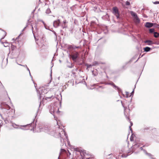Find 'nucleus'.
Returning a JSON list of instances; mask_svg holds the SVG:
<instances>
[{"label": "nucleus", "instance_id": "49", "mask_svg": "<svg viewBox=\"0 0 159 159\" xmlns=\"http://www.w3.org/2000/svg\"><path fill=\"white\" fill-rule=\"evenodd\" d=\"M34 28H35L36 29H37V26H34Z\"/></svg>", "mask_w": 159, "mask_h": 159}, {"label": "nucleus", "instance_id": "52", "mask_svg": "<svg viewBox=\"0 0 159 159\" xmlns=\"http://www.w3.org/2000/svg\"><path fill=\"white\" fill-rule=\"evenodd\" d=\"M50 76H51V78H52V70H51V74Z\"/></svg>", "mask_w": 159, "mask_h": 159}, {"label": "nucleus", "instance_id": "12", "mask_svg": "<svg viewBox=\"0 0 159 159\" xmlns=\"http://www.w3.org/2000/svg\"><path fill=\"white\" fill-rule=\"evenodd\" d=\"M134 20L135 22L136 23H139L140 22V20L137 16L134 18Z\"/></svg>", "mask_w": 159, "mask_h": 159}, {"label": "nucleus", "instance_id": "58", "mask_svg": "<svg viewBox=\"0 0 159 159\" xmlns=\"http://www.w3.org/2000/svg\"><path fill=\"white\" fill-rule=\"evenodd\" d=\"M151 158H152V159H154V158H152V157H151Z\"/></svg>", "mask_w": 159, "mask_h": 159}, {"label": "nucleus", "instance_id": "7", "mask_svg": "<svg viewBox=\"0 0 159 159\" xmlns=\"http://www.w3.org/2000/svg\"><path fill=\"white\" fill-rule=\"evenodd\" d=\"M60 20L59 19L55 20L53 22V25L54 27L57 28L58 27L59 25Z\"/></svg>", "mask_w": 159, "mask_h": 159}, {"label": "nucleus", "instance_id": "11", "mask_svg": "<svg viewBox=\"0 0 159 159\" xmlns=\"http://www.w3.org/2000/svg\"><path fill=\"white\" fill-rule=\"evenodd\" d=\"M145 43H147V44L149 45L152 44V42L150 40H146L144 41Z\"/></svg>", "mask_w": 159, "mask_h": 159}, {"label": "nucleus", "instance_id": "27", "mask_svg": "<svg viewBox=\"0 0 159 159\" xmlns=\"http://www.w3.org/2000/svg\"><path fill=\"white\" fill-rule=\"evenodd\" d=\"M67 66L69 68H71L73 67V65L72 63H71L70 65H68Z\"/></svg>", "mask_w": 159, "mask_h": 159}, {"label": "nucleus", "instance_id": "10", "mask_svg": "<svg viewBox=\"0 0 159 159\" xmlns=\"http://www.w3.org/2000/svg\"><path fill=\"white\" fill-rule=\"evenodd\" d=\"M121 151H122V153H123L121 155V157H127L128 155V154H127V152H125V151L124 150L122 149L121 150ZM121 153H122V152H121Z\"/></svg>", "mask_w": 159, "mask_h": 159}, {"label": "nucleus", "instance_id": "3", "mask_svg": "<svg viewBox=\"0 0 159 159\" xmlns=\"http://www.w3.org/2000/svg\"><path fill=\"white\" fill-rule=\"evenodd\" d=\"M61 102H56L54 104L51 105L49 107V112L53 115L54 113L58 114L59 112V107L61 106ZM55 118V116H54Z\"/></svg>", "mask_w": 159, "mask_h": 159}, {"label": "nucleus", "instance_id": "55", "mask_svg": "<svg viewBox=\"0 0 159 159\" xmlns=\"http://www.w3.org/2000/svg\"><path fill=\"white\" fill-rule=\"evenodd\" d=\"M134 90H133V91L131 93H134Z\"/></svg>", "mask_w": 159, "mask_h": 159}, {"label": "nucleus", "instance_id": "29", "mask_svg": "<svg viewBox=\"0 0 159 159\" xmlns=\"http://www.w3.org/2000/svg\"><path fill=\"white\" fill-rule=\"evenodd\" d=\"M126 4L127 6H129L130 5V3L128 1H127L126 2Z\"/></svg>", "mask_w": 159, "mask_h": 159}, {"label": "nucleus", "instance_id": "54", "mask_svg": "<svg viewBox=\"0 0 159 159\" xmlns=\"http://www.w3.org/2000/svg\"><path fill=\"white\" fill-rule=\"evenodd\" d=\"M45 28L46 29H47V27H46V25L45 26Z\"/></svg>", "mask_w": 159, "mask_h": 159}, {"label": "nucleus", "instance_id": "14", "mask_svg": "<svg viewBox=\"0 0 159 159\" xmlns=\"http://www.w3.org/2000/svg\"><path fill=\"white\" fill-rule=\"evenodd\" d=\"M144 51L146 52L149 51L151 49V48L149 47H146L143 48Z\"/></svg>", "mask_w": 159, "mask_h": 159}, {"label": "nucleus", "instance_id": "45", "mask_svg": "<svg viewBox=\"0 0 159 159\" xmlns=\"http://www.w3.org/2000/svg\"><path fill=\"white\" fill-rule=\"evenodd\" d=\"M26 27H25L22 30V32H23V31H24Z\"/></svg>", "mask_w": 159, "mask_h": 159}, {"label": "nucleus", "instance_id": "42", "mask_svg": "<svg viewBox=\"0 0 159 159\" xmlns=\"http://www.w3.org/2000/svg\"><path fill=\"white\" fill-rule=\"evenodd\" d=\"M61 151L62 152H63V151H65V150L64 149H61Z\"/></svg>", "mask_w": 159, "mask_h": 159}, {"label": "nucleus", "instance_id": "9", "mask_svg": "<svg viewBox=\"0 0 159 159\" xmlns=\"http://www.w3.org/2000/svg\"><path fill=\"white\" fill-rule=\"evenodd\" d=\"M154 24L156 25L155 23H151L150 22H146L145 25V26L147 28H150L152 27Z\"/></svg>", "mask_w": 159, "mask_h": 159}, {"label": "nucleus", "instance_id": "6", "mask_svg": "<svg viewBox=\"0 0 159 159\" xmlns=\"http://www.w3.org/2000/svg\"><path fill=\"white\" fill-rule=\"evenodd\" d=\"M121 103L122 104V106L124 108V114L126 118L128 120H129V115L128 114H126V110L127 109V106H125L124 104L123 103V102L122 101H121Z\"/></svg>", "mask_w": 159, "mask_h": 159}, {"label": "nucleus", "instance_id": "35", "mask_svg": "<svg viewBox=\"0 0 159 159\" xmlns=\"http://www.w3.org/2000/svg\"><path fill=\"white\" fill-rule=\"evenodd\" d=\"M87 66L88 68H90L91 66H92V65H91V64H90V65H87Z\"/></svg>", "mask_w": 159, "mask_h": 159}, {"label": "nucleus", "instance_id": "59", "mask_svg": "<svg viewBox=\"0 0 159 159\" xmlns=\"http://www.w3.org/2000/svg\"><path fill=\"white\" fill-rule=\"evenodd\" d=\"M4 47H7V46H5V45H4Z\"/></svg>", "mask_w": 159, "mask_h": 159}, {"label": "nucleus", "instance_id": "40", "mask_svg": "<svg viewBox=\"0 0 159 159\" xmlns=\"http://www.w3.org/2000/svg\"><path fill=\"white\" fill-rule=\"evenodd\" d=\"M32 29L33 34H34V31H33V27L32 26Z\"/></svg>", "mask_w": 159, "mask_h": 159}, {"label": "nucleus", "instance_id": "36", "mask_svg": "<svg viewBox=\"0 0 159 159\" xmlns=\"http://www.w3.org/2000/svg\"><path fill=\"white\" fill-rule=\"evenodd\" d=\"M19 65H20V66H22L24 67H25L26 68H27V66L26 65H21V64H18Z\"/></svg>", "mask_w": 159, "mask_h": 159}, {"label": "nucleus", "instance_id": "1", "mask_svg": "<svg viewBox=\"0 0 159 159\" xmlns=\"http://www.w3.org/2000/svg\"><path fill=\"white\" fill-rule=\"evenodd\" d=\"M57 122V121L56 120ZM58 129L56 132L51 130L50 127L48 126L42 127L41 126H39L38 127H33V130L37 132H44L48 134L52 135L57 138H60L61 142H64V139L66 138L68 140V137L67 134L65 131L62 128H61L59 125L58 124V122H57Z\"/></svg>", "mask_w": 159, "mask_h": 159}, {"label": "nucleus", "instance_id": "32", "mask_svg": "<svg viewBox=\"0 0 159 159\" xmlns=\"http://www.w3.org/2000/svg\"><path fill=\"white\" fill-rule=\"evenodd\" d=\"M68 48H73V46H71V45H69L68 46Z\"/></svg>", "mask_w": 159, "mask_h": 159}, {"label": "nucleus", "instance_id": "19", "mask_svg": "<svg viewBox=\"0 0 159 159\" xmlns=\"http://www.w3.org/2000/svg\"><path fill=\"white\" fill-rule=\"evenodd\" d=\"M4 89V87L2 83L0 81V91L3 90Z\"/></svg>", "mask_w": 159, "mask_h": 159}, {"label": "nucleus", "instance_id": "38", "mask_svg": "<svg viewBox=\"0 0 159 159\" xmlns=\"http://www.w3.org/2000/svg\"><path fill=\"white\" fill-rule=\"evenodd\" d=\"M66 88V85H64L63 87V89H65Z\"/></svg>", "mask_w": 159, "mask_h": 159}, {"label": "nucleus", "instance_id": "13", "mask_svg": "<svg viewBox=\"0 0 159 159\" xmlns=\"http://www.w3.org/2000/svg\"><path fill=\"white\" fill-rule=\"evenodd\" d=\"M134 20L135 22L136 23H139L140 22V20L137 16L134 18Z\"/></svg>", "mask_w": 159, "mask_h": 159}, {"label": "nucleus", "instance_id": "25", "mask_svg": "<svg viewBox=\"0 0 159 159\" xmlns=\"http://www.w3.org/2000/svg\"><path fill=\"white\" fill-rule=\"evenodd\" d=\"M130 97L129 94V92H126V97L128 98Z\"/></svg>", "mask_w": 159, "mask_h": 159}, {"label": "nucleus", "instance_id": "8", "mask_svg": "<svg viewBox=\"0 0 159 159\" xmlns=\"http://www.w3.org/2000/svg\"><path fill=\"white\" fill-rule=\"evenodd\" d=\"M78 53L77 52H76L74 54L71 55L70 56V57L72 60L74 61H75L76 59L78 57Z\"/></svg>", "mask_w": 159, "mask_h": 159}, {"label": "nucleus", "instance_id": "61", "mask_svg": "<svg viewBox=\"0 0 159 159\" xmlns=\"http://www.w3.org/2000/svg\"><path fill=\"white\" fill-rule=\"evenodd\" d=\"M65 144L66 145V143H65Z\"/></svg>", "mask_w": 159, "mask_h": 159}, {"label": "nucleus", "instance_id": "57", "mask_svg": "<svg viewBox=\"0 0 159 159\" xmlns=\"http://www.w3.org/2000/svg\"><path fill=\"white\" fill-rule=\"evenodd\" d=\"M34 37L35 39H36L35 37V36H34Z\"/></svg>", "mask_w": 159, "mask_h": 159}, {"label": "nucleus", "instance_id": "39", "mask_svg": "<svg viewBox=\"0 0 159 159\" xmlns=\"http://www.w3.org/2000/svg\"><path fill=\"white\" fill-rule=\"evenodd\" d=\"M112 84H114V83H107V84H110V85H111L112 86Z\"/></svg>", "mask_w": 159, "mask_h": 159}, {"label": "nucleus", "instance_id": "41", "mask_svg": "<svg viewBox=\"0 0 159 159\" xmlns=\"http://www.w3.org/2000/svg\"><path fill=\"white\" fill-rule=\"evenodd\" d=\"M156 27L157 28H159V25H156Z\"/></svg>", "mask_w": 159, "mask_h": 159}, {"label": "nucleus", "instance_id": "48", "mask_svg": "<svg viewBox=\"0 0 159 159\" xmlns=\"http://www.w3.org/2000/svg\"><path fill=\"white\" fill-rule=\"evenodd\" d=\"M43 24L44 25V27H45V26L46 25V24L44 23V24Z\"/></svg>", "mask_w": 159, "mask_h": 159}, {"label": "nucleus", "instance_id": "47", "mask_svg": "<svg viewBox=\"0 0 159 159\" xmlns=\"http://www.w3.org/2000/svg\"><path fill=\"white\" fill-rule=\"evenodd\" d=\"M140 149H141V150H142L143 149V148L142 147H141L140 148Z\"/></svg>", "mask_w": 159, "mask_h": 159}, {"label": "nucleus", "instance_id": "31", "mask_svg": "<svg viewBox=\"0 0 159 159\" xmlns=\"http://www.w3.org/2000/svg\"><path fill=\"white\" fill-rule=\"evenodd\" d=\"M26 68L27 69V70L29 71V73H30V76L32 78V76L30 74V70L27 67V68Z\"/></svg>", "mask_w": 159, "mask_h": 159}, {"label": "nucleus", "instance_id": "33", "mask_svg": "<svg viewBox=\"0 0 159 159\" xmlns=\"http://www.w3.org/2000/svg\"><path fill=\"white\" fill-rule=\"evenodd\" d=\"M80 48V47H79V46H73V49H75V48Z\"/></svg>", "mask_w": 159, "mask_h": 159}, {"label": "nucleus", "instance_id": "53", "mask_svg": "<svg viewBox=\"0 0 159 159\" xmlns=\"http://www.w3.org/2000/svg\"><path fill=\"white\" fill-rule=\"evenodd\" d=\"M111 159H117L116 158L114 157V158H111Z\"/></svg>", "mask_w": 159, "mask_h": 159}, {"label": "nucleus", "instance_id": "16", "mask_svg": "<svg viewBox=\"0 0 159 159\" xmlns=\"http://www.w3.org/2000/svg\"><path fill=\"white\" fill-rule=\"evenodd\" d=\"M112 86L114 88L116 89H117L118 91H121V89L117 86H116L114 84H112Z\"/></svg>", "mask_w": 159, "mask_h": 159}, {"label": "nucleus", "instance_id": "51", "mask_svg": "<svg viewBox=\"0 0 159 159\" xmlns=\"http://www.w3.org/2000/svg\"><path fill=\"white\" fill-rule=\"evenodd\" d=\"M41 22L43 23V24H44L45 23L43 20H41Z\"/></svg>", "mask_w": 159, "mask_h": 159}, {"label": "nucleus", "instance_id": "21", "mask_svg": "<svg viewBox=\"0 0 159 159\" xmlns=\"http://www.w3.org/2000/svg\"><path fill=\"white\" fill-rule=\"evenodd\" d=\"M154 36L155 38H157L159 36V34L157 32H154Z\"/></svg>", "mask_w": 159, "mask_h": 159}, {"label": "nucleus", "instance_id": "34", "mask_svg": "<svg viewBox=\"0 0 159 159\" xmlns=\"http://www.w3.org/2000/svg\"><path fill=\"white\" fill-rule=\"evenodd\" d=\"M144 153H146V155H147L149 156H150L151 155V154H150L147 153V152L145 151L144 150Z\"/></svg>", "mask_w": 159, "mask_h": 159}, {"label": "nucleus", "instance_id": "23", "mask_svg": "<svg viewBox=\"0 0 159 159\" xmlns=\"http://www.w3.org/2000/svg\"><path fill=\"white\" fill-rule=\"evenodd\" d=\"M51 11L50 9L48 8L47 9L46 13L47 14H49L51 12Z\"/></svg>", "mask_w": 159, "mask_h": 159}, {"label": "nucleus", "instance_id": "37", "mask_svg": "<svg viewBox=\"0 0 159 159\" xmlns=\"http://www.w3.org/2000/svg\"><path fill=\"white\" fill-rule=\"evenodd\" d=\"M130 123H131V125L129 126V128H130V130H131V131H132V129L130 128V127L131 126H132L133 125V123L132 122H131Z\"/></svg>", "mask_w": 159, "mask_h": 159}, {"label": "nucleus", "instance_id": "28", "mask_svg": "<svg viewBox=\"0 0 159 159\" xmlns=\"http://www.w3.org/2000/svg\"><path fill=\"white\" fill-rule=\"evenodd\" d=\"M134 135H133V134L131 136L130 138V140L131 141H133V137L134 136Z\"/></svg>", "mask_w": 159, "mask_h": 159}, {"label": "nucleus", "instance_id": "22", "mask_svg": "<svg viewBox=\"0 0 159 159\" xmlns=\"http://www.w3.org/2000/svg\"><path fill=\"white\" fill-rule=\"evenodd\" d=\"M100 64V63H98V62L94 61V62H93V63L92 64V66H95L96 65H98Z\"/></svg>", "mask_w": 159, "mask_h": 159}, {"label": "nucleus", "instance_id": "43", "mask_svg": "<svg viewBox=\"0 0 159 159\" xmlns=\"http://www.w3.org/2000/svg\"><path fill=\"white\" fill-rule=\"evenodd\" d=\"M63 23L64 24H65L66 23V20H64L63 21Z\"/></svg>", "mask_w": 159, "mask_h": 159}, {"label": "nucleus", "instance_id": "4", "mask_svg": "<svg viewBox=\"0 0 159 159\" xmlns=\"http://www.w3.org/2000/svg\"><path fill=\"white\" fill-rule=\"evenodd\" d=\"M34 125V123H31L27 125H20V127H19L18 129H20L22 130H25L29 129L28 127L30 126H33Z\"/></svg>", "mask_w": 159, "mask_h": 159}, {"label": "nucleus", "instance_id": "5", "mask_svg": "<svg viewBox=\"0 0 159 159\" xmlns=\"http://www.w3.org/2000/svg\"><path fill=\"white\" fill-rule=\"evenodd\" d=\"M113 14L116 16L117 19L119 18V15L118 12V10L117 7H114L113 8Z\"/></svg>", "mask_w": 159, "mask_h": 159}, {"label": "nucleus", "instance_id": "26", "mask_svg": "<svg viewBox=\"0 0 159 159\" xmlns=\"http://www.w3.org/2000/svg\"><path fill=\"white\" fill-rule=\"evenodd\" d=\"M3 34L4 35V36L3 37H2L1 39V40L2 39H3L5 37V36L6 35V32L5 31H3Z\"/></svg>", "mask_w": 159, "mask_h": 159}, {"label": "nucleus", "instance_id": "20", "mask_svg": "<svg viewBox=\"0 0 159 159\" xmlns=\"http://www.w3.org/2000/svg\"><path fill=\"white\" fill-rule=\"evenodd\" d=\"M54 97H55V96H54L52 95L51 97H46L45 99L46 100H48V99H52L54 98Z\"/></svg>", "mask_w": 159, "mask_h": 159}, {"label": "nucleus", "instance_id": "15", "mask_svg": "<svg viewBox=\"0 0 159 159\" xmlns=\"http://www.w3.org/2000/svg\"><path fill=\"white\" fill-rule=\"evenodd\" d=\"M130 13L131 15L134 17V18L137 16V14L135 12L133 11H131Z\"/></svg>", "mask_w": 159, "mask_h": 159}, {"label": "nucleus", "instance_id": "2", "mask_svg": "<svg viewBox=\"0 0 159 159\" xmlns=\"http://www.w3.org/2000/svg\"><path fill=\"white\" fill-rule=\"evenodd\" d=\"M71 148L72 151L78 152L79 153L80 155V159H94L93 157H90V155L87 153L84 150H81L78 148H75L74 146H72ZM76 159H79V158H76Z\"/></svg>", "mask_w": 159, "mask_h": 159}, {"label": "nucleus", "instance_id": "56", "mask_svg": "<svg viewBox=\"0 0 159 159\" xmlns=\"http://www.w3.org/2000/svg\"><path fill=\"white\" fill-rule=\"evenodd\" d=\"M41 20H39V21H41Z\"/></svg>", "mask_w": 159, "mask_h": 159}, {"label": "nucleus", "instance_id": "46", "mask_svg": "<svg viewBox=\"0 0 159 159\" xmlns=\"http://www.w3.org/2000/svg\"><path fill=\"white\" fill-rule=\"evenodd\" d=\"M96 84H94L93 85V86H96Z\"/></svg>", "mask_w": 159, "mask_h": 159}, {"label": "nucleus", "instance_id": "60", "mask_svg": "<svg viewBox=\"0 0 159 159\" xmlns=\"http://www.w3.org/2000/svg\"><path fill=\"white\" fill-rule=\"evenodd\" d=\"M41 104V103H40V104L39 105V106H40Z\"/></svg>", "mask_w": 159, "mask_h": 159}, {"label": "nucleus", "instance_id": "24", "mask_svg": "<svg viewBox=\"0 0 159 159\" xmlns=\"http://www.w3.org/2000/svg\"><path fill=\"white\" fill-rule=\"evenodd\" d=\"M149 32L150 33H153L154 31V29L153 28L150 29L149 30Z\"/></svg>", "mask_w": 159, "mask_h": 159}, {"label": "nucleus", "instance_id": "44", "mask_svg": "<svg viewBox=\"0 0 159 159\" xmlns=\"http://www.w3.org/2000/svg\"><path fill=\"white\" fill-rule=\"evenodd\" d=\"M23 33H21L19 35V36H18V37H17V38H16V39H17V38H18L21 35V34H22Z\"/></svg>", "mask_w": 159, "mask_h": 159}, {"label": "nucleus", "instance_id": "50", "mask_svg": "<svg viewBox=\"0 0 159 159\" xmlns=\"http://www.w3.org/2000/svg\"><path fill=\"white\" fill-rule=\"evenodd\" d=\"M99 88H102L103 89L104 88L103 87H102V86H100L99 87Z\"/></svg>", "mask_w": 159, "mask_h": 159}, {"label": "nucleus", "instance_id": "17", "mask_svg": "<svg viewBox=\"0 0 159 159\" xmlns=\"http://www.w3.org/2000/svg\"><path fill=\"white\" fill-rule=\"evenodd\" d=\"M11 125L14 128H16V129H18L19 128L18 127L19 126V125H17L14 123H12Z\"/></svg>", "mask_w": 159, "mask_h": 159}, {"label": "nucleus", "instance_id": "18", "mask_svg": "<svg viewBox=\"0 0 159 159\" xmlns=\"http://www.w3.org/2000/svg\"><path fill=\"white\" fill-rule=\"evenodd\" d=\"M139 147V145L138 143L135 144L133 146V148L134 149H136V148Z\"/></svg>", "mask_w": 159, "mask_h": 159}, {"label": "nucleus", "instance_id": "30", "mask_svg": "<svg viewBox=\"0 0 159 159\" xmlns=\"http://www.w3.org/2000/svg\"><path fill=\"white\" fill-rule=\"evenodd\" d=\"M153 3L155 4H159V1H156L155 2H153Z\"/></svg>", "mask_w": 159, "mask_h": 159}]
</instances>
